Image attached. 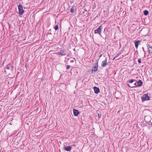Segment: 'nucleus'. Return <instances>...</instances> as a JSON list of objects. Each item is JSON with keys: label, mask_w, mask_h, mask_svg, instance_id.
Wrapping results in <instances>:
<instances>
[{"label": "nucleus", "mask_w": 152, "mask_h": 152, "mask_svg": "<svg viewBox=\"0 0 152 152\" xmlns=\"http://www.w3.org/2000/svg\"><path fill=\"white\" fill-rule=\"evenodd\" d=\"M13 69V67L12 64H8L5 68V72L9 74H10L12 72Z\"/></svg>", "instance_id": "obj_1"}, {"label": "nucleus", "mask_w": 152, "mask_h": 152, "mask_svg": "<svg viewBox=\"0 0 152 152\" xmlns=\"http://www.w3.org/2000/svg\"><path fill=\"white\" fill-rule=\"evenodd\" d=\"M142 100L144 101L146 100H148L149 99V97L147 94H144L143 96L141 97Z\"/></svg>", "instance_id": "obj_2"}, {"label": "nucleus", "mask_w": 152, "mask_h": 152, "mask_svg": "<svg viewBox=\"0 0 152 152\" xmlns=\"http://www.w3.org/2000/svg\"><path fill=\"white\" fill-rule=\"evenodd\" d=\"M18 10H19V14L20 15H22L23 12H24V10L23 9V7L22 5L20 4L18 6Z\"/></svg>", "instance_id": "obj_3"}, {"label": "nucleus", "mask_w": 152, "mask_h": 152, "mask_svg": "<svg viewBox=\"0 0 152 152\" xmlns=\"http://www.w3.org/2000/svg\"><path fill=\"white\" fill-rule=\"evenodd\" d=\"M102 30V27L101 26L99 27L96 29L94 30V33L95 34H98L100 35L101 36V32Z\"/></svg>", "instance_id": "obj_4"}, {"label": "nucleus", "mask_w": 152, "mask_h": 152, "mask_svg": "<svg viewBox=\"0 0 152 152\" xmlns=\"http://www.w3.org/2000/svg\"><path fill=\"white\" fill-rule=\"evenodd\" d=\"M98 67V61H97L96 62L95 64V65L94 66L92 67V71H94L95 72L97 70Z\"/></svg>", "instance_id": "obj_5"}, {"label": "nucleus", "mask_w": 152, "mask_h": 152, "mask_svg": "<svg viewBox=\"0 0 152 152\" xmlns=\"http://www.w3.org/2000/svg\"><path fill=\"white\" fill-rule=\"evenodd\" d=\"M107 62V57L105 58V59L102 62L101 67H104L106 65Z\"/></svg>", "instance_id": "obj_6"}, {"label": "nucleus", "mask_w": 152, "mask_h": 152, "mask_svg": "<svg viewBox=\"0 0 152 152\" xmlns=\"http://www.w3.org/2000/svg\"><path fill=\"white\" fill-rule=\"evenodd\" d=\"M141 41V40H137L135 42H134L135 43V47L137 49L138 45L140 44Z\"/></svg>", "instance_id": "obj_7"}, {"label": "nucleus", "mask_w": 152, "mask_h": 152, "mask_svg": "<svg viewBox=\"0 0 152 152\" xmlns=\"http://www.w3.org/2000/svg\"><path fill=\"white\" fill-rule=\"evenodd\" d=\"M64 149L67 151H70L72 149V147L71 146H64Z\"/></svg>", "instance_id": "obj_8"}, {"label": "nucleus", "mask_w": 152, "mask_h": 152, "mask_svg": "<svg viewBox=\"0 0 152 152\" xmlns=\"http://www.w3.org/2000/svg\"><path fill=\"white\" fill-rule=\"evenodd\" d=\"M79 112L78 110L75 109H73V114L75 116H77L79 114Z\"/></svg>", "instance_id": "obj_9"}, {"label": "nucleus", "mask_w": 152, "mask_h": 152, "mask_svg": "<svg viewBox=\"0 0 152 152\" xmlns=\"http://www.w3.org/2000/svg\"><path fill=\"white\" fill-rule=\"evenodd\" d=\"M94 92L96 94H97L99 92V88H98L96 87H94Z\"/></svg>", "instance_id": "obj_10"}, {"label": "nucleus", "mask_w": 152, "mask_h": 152, "mask_svg": "<svg viewBox=\"0 0 152 152\" xmlns=\"http://www.w3.org/2000/svg\"><path fill=\"white\" fill-rule=\"evenodd\" d=\"M147 47L149 50V53H152V46H150V45L148 44L147 45Z\"/></svg>", "instance_id": "obj_11"}, {"label": "nucleus", "mask_w": 152, "mask_h": 152, "mask_svg": "<svg viewBox=\"0 0 152 152\" xmlns=\"http://www.w3.org/2000/svg\"><path fill=\"white\" fill-rule=\"evenodd\" d=\"M65 51V50L64 49L61 50L58 54L61 55V56H64L66 54L64 53Z\"/></svg>", "instance_id": "obj_12"}, {"label": "nucleus", "mask_w": 152, "mask_h": 152, "mask_svg": "<svg viewBox=\"0 0 152 152\" xmlns=\"http://www.w3.org/2000/svg\"><path fill=\"white\" fill-rule=\"evenodd\" d=\"M137 87L140 86L142 85V83L141 81L140 80H138L137 82Z\"/></svg>", "instance_id": "obj_13"}, {"label": "nucleus", "mask_w": 152, "mask_h": 152, "mask_svg": "<svg viewBox=\"0 0 152 152\" xmlns=\"http://www.w3.org/2000/svg\"><path fill=\"white\" fill-rule=\"evenodd\" d=\"M75 7L72 6L70 9V12L72 13H74L75 12Z\"/></svg>", "instance_id": "obj_14"}, {"label": "nucleus", "mask_w": 152, "mask_h": 152, "mask_svg": "<svg viewBox=\"0 0 152 152\" xmlns=\"http://www.w3.org/2000/svg\"><path fill=\"white\" fill-rule=\"evenodd\" d=\"M143 13L144 15H147L148 14V11L145 10L143 11Z\"/></svg>", "instance_id": "obj_15"}, {"label": "nucleus", "mask_w": 152, "mask_h": 152, "mask_svg": "<svg viewBox=\"0 0 152 152\" xmlns=\"http://www.w3.org/2000/svg\"><path fill=\"white\" fill-rule=\"evenodd\" d=\"M136 80H128L127 82L129 83H133L134 81H136Z\"/></svg>", "instance_id": "obj_16"}, {"label": "nucleus", "mask_w": 152, "mask_h": 152, "mask_svg": "<svg viewBox=\"0 0 152 152\" xmlns=\"http://www.w3.org/2000/svg\"><path fill=\"white\" fill-rule=\"evenodd\" d=\"M58 26L57 25L55 26V27H54V28L56 30H57L58 29Z\"/></svg>", "instance_id": "obj_17"}, {"label": "nucleus", "mask_w": 152, "mask_h": 152, "mask_svg": "<svg viewBox=\"0 0 152 152\" xmlns=\"http://www.w3.org/2000/svg\"><path fill=\"white\" fill-rule=\"evenodd\" d=\"M127 85L129 87H130L133 88V87H135V86H133V85H130L129 84H128Z\"/></svg>", "instance_id": "obj_18"}, {"label": "nucleus", "mask_w": 152, "mask_h": 152, "mask_svg": "<svg viewBox=\"0 0 152 152\" xmlns=\"http://www.w3.org/2000/svg\"><path fill=\"white\" fill-rule=\"evenodd\" d=\"M141 58H138V62L139 64L141 62Z\"/></svg>", "instance_id": "obj_19"}, {"label": "nucleus", "mask_w": 152, "mask_h": 152, "mask_svg": "<svg viewBox=\"0 0 152 152\" xmlns=\"http://www.w3.org/2000/svg\"><path fill=\"white\" fill-rule=\"evenodd\" d=\"M137 82H135V83L133 85V86H135H135H137Z\"/></svg>", "instance_id": "obj_20"}, {"label": "nucleus", "mask_w": 152, "mask_h": 152, "mask_svg": "<svg viewBox=\"0 0 152 152\" xmlns=\"http://www.w3.org/2000/svg\"><path fill=\"white\" fill-rule=\"evenodd\" d=\"M70 68V66L69 65H67L66 66V68L67 69H69Z\"/></svg>", "instance_id": "obj_21"}, {"label": "nucleus", "mask_w": 152, "mask_h": 152, "mask_svg": "<svg viewBox=\"0 0 152 152\" xmlns=\"http://www.w3.org/2000/svg\"><path fill=\"white\" fill-rule=\"evenodd\" d=\"M119 54H117V55L116 56H115V57L113 59V60H114V59H115L116 57H118V56H119Z\"/></svg>", "instance_id": "obj_22"}, {"label": "nucleus", "mask_w": 152, "mask_h": 152, "mask_svg": "<svg viewBox=\"0 0 152 152\" xmlns=\"http://www.w3.org/2000/svg\"><path fill=\"white\" fill-rule=\"evenodd\" d=\"M98 116L99 118H100L101 117V115L99 114H98Z\"/></svg>", "instance_id": "obj_23"}, {"label": "nucleus", "mask_w": 152, "mask_h": 152, "mask_svg": "<svg viewBox=\"0 0 152 152\" xmlns=\"http://www.w3.org/2000/svg\"><path fill=\"white\" fill-rule=\"evenodd\" d=\"M74 60H72L71 61V62L72 63L74 62Z\"/></svg>", "instance_id": "obj_24"}, {"label": "nucleus", "mask_w": 152, "mask_h": 152, "mask_svg": "<svg viewBox=\"0 0 152 152\" xmlns=\"http://www.w3.org/2000/svg\"><path fill=\"white\" fill-rule=\"evenodd\" d=\"M151 122L152 124V118L151 120Z\"/></svg>", "instance_id": "obj_25"}, {"label": "nucleus", "mask_w": 152, "mask_h": 152, "mask_svg": "<svg viewBox=\"0 0 152 152\" xmlns=\"http://www.w3.org/2000/svg\"><path fill=\"white\" fill-rule=\"evenodd\" d=\"M142 50H143V51H144V48H142Z\"/></svg>", "instance_id": "obj_26"}]
</instances>
